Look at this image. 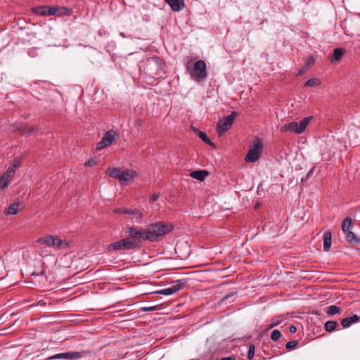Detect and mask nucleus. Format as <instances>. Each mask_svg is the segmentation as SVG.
I'll return each mask as SVG.
<instances>
[{"label": "nucleus", "instance_id": "1", "mask_svg": "<svg viewBox=\"0 0 360 360\" xmlns=\"http://www.w3.org/2000/svg\"><path fill=\"white\" fill-rule=\"evenodd\" d=\"M173 229L174 226L172 224L162 221L153 223L146 229L145 240L156 241L160 237L171 232Z\"/></svg>", "mask_w": 360, "mask_h": 360}, {"label": "nucleus", "instance_id": "2", "mask_svg": "<svg viewBox=\"0 0 360 360\" xmlns=\"http://www.w3.org/2000/svg\"><path fill=\"white\" fill-rule=\"evenodd\" d=\"M164 66V63L158 56L148 58L143 68V80L146 81V74L153 78L160 77Z\"/></svg>", "mask_w": 360, "mask_h": 360}, {"label": "nucleus", "instance_id": "3", "mask_svg": "<svg viewBox=\"0 0 360 360\" xmlns=\"http://www.w3.org/2000/svg\"><path fill=\"white\" fill-rule=\"evenodd\" d=\"M186 69L191 78L198 82H200L207 77V65L203 60H198L193 68L190 66V63H188Z\"/></svg>", "mask_w": 360, "mask_h": 360}, {"label": "nucleus", "instance_id": "4", "mask_svg": "<svg viewBox=\"0 0 360 360\" xmlns=\"http://www.w3.org/2000/svg\"><path fill=\"white\" fill-rule=\"evenodd\" d=\"M313 119V116L305 117L299 122H291L281 126L280 131L281 133L290 131L295 134H301L307 128L310 121Z\"/></svg>", "mask_w": 360, "mask_h": 360}, {"label": "nucleus", "instance_id": "5", "mask_svg": "<svg viewBox=\"0 0 360 360\" xmlns=\"http://www.w3.org/2000/svg\"><path fill=\"white\" fill-rule=\"evenodd\" d=\"M128 237L126 238L130 242V245L133 249H136L141 245V241L145 240L146 229L141 230L134 226H128L126 229Z\"/></svg>", "mask_w": 360, "mask_h": 360}, {"label": "nucleus", "instance_id": "6", "mask_svg": "<svg viewBox=\"0 0 360 360\" xmlns=\"http://www.w3.org/2000/svg\"><path fill=\"white\" fill-rule=\"evenodd\" d=\"M263 148V143L259 139L253 141V147L245 155V160L248 162H255L259 160Z\"/></svg>", "mask_w": 360, "mask_h": 360}, {"label": "nucleus", "instance_id": "7", "mask_svg": "<svg viewBox=\"0 0 360 360\" xmlns=\"http://www.w3.org/2000/svg\"><path fill=\"white\" fill-rule=\"evenodd\" d=\"M238 115V114L237 112L233 111L229 115L223 117L219 121L217 126V130L219 135L224 134L230 129Z\"/></svg>", "mask_w": 360, "mask_h": 360}, {"label": "nucleus", "instance_id": "8", "mask_svg": "<svg viewBox=\"0 0 360 360\" xmlns=\"http://www.w3.org/2000/svg\"><path fill=\"white\" fill-rule=\"evenodd\" d=\"M186 283L187 281L186 279H179L174 281L171 283V285L169 287L155 291L153 293L163 295H173L177 291L182 289L185 286Z\"/></svg>", "mask_w": 360, "mask_h": 360}, {"label": "nucleus", "instance_id": "9", "mask_svg": "<svg viewBox=\"0 0 360 360\" xmlns=\"http://www.w3.org/2000/svg\"><path fill=\"white\" fill-rule=\"evenodd\" d=\"M89 353V351L68 352L64 353H59L47 358V360L81 359Z\"/></svg>", "mask_w": 360, "mask_h": 360}, {"label": "nucleus", "instance_id": "10", "mask_svg": "<svg viewBox=\"0 0 360 360\" xmlns=\"http://www.w3.org/2000/svg\"><path fill=\"white\" fill-rule=\"evenodd\" d=\"M130 242L128 239L123 238L121 240H119L117 241L113 242L110 244H109L107 248V252L109 253H112L117 250H133L132 247L130 245Z\"/></svg>", "mask_w": 360, "mask_h": 360}, {"label": "nucleus", "instance_id": "11", "mask_svg": "<svg viewBox=\"0 0 360 360\" xmlns=\"http://www.w3.org/2000/svg\"><path fill=\"white\" fill-rule=\"evenodd\" d=\"M115 138V132L113 130H109L105 133L101 141L96 145V150H100L105 147L110 146Z\"/></svg>", "mask_w": 360, "mask_h": 360}, {"label": "nucleus", "instance_id": "12", "mask_svg": "<svg viewBox=\"0 0 360 360\" xmlns=\"http://www.w3.org/2000/svg\"><path fill=\"white\" fill-rule=\"evenodd\" d=\"M124 177L123 179H120V182L122 186H127L130 183H131L134 179L138 176V173L131 169H124L122 170V177Z\"/></svg>", "mask_w": 360, "mask_h": 360}, {"label": "nucleus", "instance_id": "13", "mask_svg": "<svg viewBox=\"0 0 360 360\" xmlns=\"http://www.w3.org/2000/svg\"><path fill=\"white\" fill-rule=\"evenodd\" d=\"M21 162L22 161L20 158H15L8 167L5 174H7L8 176L12 178L14 176L16 169L20 167Z\"/></svg>", "mask_w": 360, "mask_h": 360}, {"label": "nucleus", "instance_id": "14", "mask_svg": "<svg viewBox=\"0 0 360 360\" xmlns=\"http://www.w3.org/2000/svg\"><path fill=\"white\" fill-rule=\"evenodd\" d=\"M22 208V204L18 202L11 204L5 210V215H15L18 213L20 209Z\"/></svg>", "mask_w": 360, "mask_h": 360}, {"label": "nucleus", "instance_id": "15", "mask_svg": "<svg viewBox=\"0 0 360 360\" xmlns=\"http://www.w3.org/2000/svg\"><path fill=\"white\" fill-rule=\"evenodd\" d=\"M345 233L346 241L352 245H360V238L356 236L352 231H347Z\"/></svg>", "mask_w": 360, "mask_h": 360}, {"label": "nucleus", "instance_id": "16", "mask_svg": "<svg viewBox=\"0 0 360 360\" xmlns=\"http://www.w3.org/2000/svg\"><path fill=\"white\" fill-rule=\"evenodd\" d=\"M174 11H180L184 7V0H165Z\"/></svg>", "mask_w": 360, "mask_h": 360}, {"label": "nucleus", "instance_id": "17", "mask_svg": "<svg viewBox=\"0 0 360 360\" xmlns=\"http://www.w3.org/2000/svg\"><path fill=\"white\" fill-rule=\"evenodd\" d=\"M12 131L13 132L18 131L22 135L30 136L34 131V129L32 127H28L26 125L21 124L19 126H15Z\"/></svg>", "mask_w": 360, "mask_h": 360}, {"label": "nucleus", "instance_id": "18", "mask_svg": "<svg viewBox=\"0 0 360 360\" xmlns=\"http://www.w3.org/2000/svg\"><path fill=\"white\" fill-rule=\"evenodd\" d=\"M56 236H48L43 238H39L37 240V243L40 244H45L48 247H52L55 248L56 245Z\"/></svg>", "mask_w": 360, "mask_h": 360}, {"label": "nucleus", "instance_id": "19", "mask_svg": "<svg viewBox=\"0 0 360 360\" xmlns=\"http://www.w3.org/2000/svg\"><path fill=\"white\" fill-rule=\"evenodd\" d=\"M359 316L357 314H354L352 316L347 317L342 319L341 325L344 328H347L352 326V324L358 322Z\"/></svg>", "mask_w": 360, "mask_h": 360}, {"label": "nucleus", "instance_id": "20", "mask_svg": "<svg viewBox=\"0 0 360 360\" xmlns=\"http://www.w3.org/2000/svg\"><path fill=\"white\" fill-rule=\"evenodd\" d=\"M209 175V172L206 170H195L191 172L190 176L200 181H203Z\"/></svg>", "mask_w": 360, "mask_h": 360}, {"label": "nucleus", "instance_id": "21", "mask_svg": "<svg viewBox=\"0 0 360 360\" xmlns=\"http://www.w3.org/2000/svg\"><path fill=\"white\" fill-rule=\"evenodd\" d=\"M323 250L324 251H328L331 247L332 233L330 231H327L323 233Z\"/></svg>", "mask_w": 360, "mask_h": 360}, {"label": "nucleus", "instance_id": "22", "mask_svg": "<svg viewBox=\"0 0 360 360\" xmlns=\"http://www.w3.org/2000/svg\"><path fill=\"white\" fill-rule=\"evenodd\" d=\"M344 53H345V50L343 49H341V48L335 49L333 51V54L331 57L330 60L331 61L340 60L342 58V57L343 56Z\"/></svg>", "mask_w": 360, "mask_h": 360}, {"label": "nucleus", "instance_id": "23", "mask_svg": "<svg viewBox=\"0 0 360 360\" xmlns=\"http://www.w3.org/2000/svg\"><path fill=\"white\" fill-rule=\"evenodd\" d=\"M32 13L37 15L46 16L47 6H39L32 8Z\"/></svg>", "mask_w": 360, "mask_h": 360}, {"label": "nucleus", "instance_id": "24", "mask_svg": "<svg viewBox=\"0 0 360 360\" xmlns=\"http://www.w3.org/2000/svg\"><path fill=\"white\" fill-rule=\"evenodd\" d=\"M338 327V323L335 321H328L325 323L324 328L326 332L331 333Z\"/></svg>", "mask_w": 360, "mask_h": 360}, {"label": "nucleus", "instance_id": "25", "mask_svg": "<svg viewBox=\"0 0 360 360\" xmlns=\"http://www.w3.org/2000/svg\"><path fill=\"white\" fill-rule=\"evenodd\" d=\"M56 245H55V249L57 250H62L65 249L68 247L69 243L62 240L61 238H58V236H56Z\"/></svg>", "mask_w": 360, "mask_h": 360}, {"label": "nucleus", "instance_id": "26", "mask_svg": "<svg viewBox=\"0 0 360 360\" xmlns=\"http://www.w3.org/2000/svg\"><path fill=\"white\" fill-rule=\"evenodd\" d=\"M352 226V218L350 217H347L344 219L342 223V230L343 232H346L349 231Z\"/></svg>", "mask_w": 360, "mask_h": 360}, {"label": "nucleus", "instance_id": "27", "mask_svg": "<svg viewBox=\"0 0 360 360\" xmlns=\"http://www.w3.org/2000/svg\"><path fill=\"white\" fill-rule=\"evenodd\" d=\"M122 170L120 168H113L111 169L109 173V176L115 179H118L119 181L122 179ZM122 176V179H123Z\"/></svg>", "mask_w": 360, "mask_h": 360}, {"label": "nucleus", "instance_id": "28", "mask_svg": "<svg viewBox=\"0 0 360 360\" xmlns=\"http://www.w3.org/2000/svg\"><path fill=\"white\" fill-rule=\"evenodd\" d=\"M11 177L8 176L7 174H4L0 178V188H6L8 186V184L11 181Z\"/></svg>", "mask_w": 360, "mask_h": 360}, {"label": "nucleus", "instance_id": "29", "mask_svg": "<svg viewBox=\"0 0 360 360\" xmlns=\"http://www.w3.org/2000/svg\"><path fill=\"white\" fill-rule=\"evenodd\" d=\"M340 311H341V308L336 305H330V306L328 307L326 309V313L330 316L337 314L340 313Z\"/></svg>", "mask_w": 360, "mask_h": 360}, {"label": "nucleus", "instance_id": "30", "mask_svg": "<svg viewBox=\"0 0 360 360\" xmlns=\"http://www.w3.org/2000/svg\"><path fill=\"white\" fill-rule=\"evenodd\" d=\"M72 13V9L67 7H57V15L62 16L70 15Z\"/></svg>", "mask_w": 360, "mask_h": 360}, {"label": "nucleus", "instance_id": "31", "mask_svg": "<svg viewBox=\"0 0 360 360\" xmlns=\"http://www.w3.org/2000/svg\"><path fill=\"white\" fill-rule=\"evenodd\" d=\"M320 81L318 78H310L304 84V86H316L320 84Z\"/></svg>", "mask_w": 360, "mask_h": 360}, {"label": "nucleus", "instance_id": "32", "mask_svg": "<svg viewBox=\"0 0 360 360\" xmlns=\"http://www.w3.org/2000/svg\"><path fill=\"white\" fill-rule=\"evenodd\" d=\"M281 333L278 330H274L271 333V338L273 341H277L281 338Z\"/></svg>", "mask_w": 360, "mask_h": 360}, {"label": "nucleus", "instance_id": "33", "mask_svg": "<svg viewBox=\"0 0 360 360\" xmlns=\"http://www.w3.org/2000/svg\"><path fill=\"white\" fill-rule=\"evenodd\" d=\"M124 214H131L138 216L139 218L142 217V213L139 210H124L123 212Z\"/></svg>", "mask_w": 360, "mask_h": 360}, {"label": "nucleus", "instance_id": "34", "mask_svg": "<svg viewBox=\"0 0 360 360\" xmlns=\"http://www.w3.org/2000/svg\"><path fill=\"white\" fill-rule=\"evenodd\" d=\"M316 58L314 56L310 55L307 58L306 65L307 68H310L315 63Z\"/></svg>", "mask_w": 360, "mask_h": 360}, {"label": "nucleus", "instance_id": "35", "mask_svg": "<svg viewBox=\"0 0 360 360\" xmlns=\"http://www.w3.org/2000/svg\"><path fill=\"white\" fill-rule=\"evenodd\" d=\"M160 306L159 305H155V306H151V307H142L141 308V310L142 311H155V310H158L160 309Z\"/></svg>", "mask_w": 360, "mask_h": 360}, {"label": "nucleus", "instance_id": "36", "mask_svg": "<svg viewBox=\"0 0 360 360\" xmlns=\"http://www.w3.org/2000/svg\"><path fill=\"white\" fill-rule=\"evenodd\" d=\"M297 345H298V341L297 340H291V341H289V342H288L286 343L285 347L288 349H293L296 348Z\"/></svg>", "mask_w": 360, "mask_h": 360}, {"label": "nucleus", "instance_id": "37", "mask_svg": "<svg viewBox=\"0 0 360 360\" xmlns=\"http://www.w3.org/2000/svg\"><path fill=\"white\" fill-rule=\"evenodd\" d=\"M255 346L254 345H250L248 353V358L251 360L253 359L255 356Z\"/></svg>", "mask_w": 360, "mask_h": 360}, {"label": "nucleus", "instance_id": "38", "mask_svg": "<svg viewBox=\"0 0 360 360\" xmlns=\"http://www.w3.org/2000/svg\"><path fill=\"white\" fill-rule=\"evenodd\" d=\"M57 15V7H50L47 6L46 16Z\"/></svg>", "mask_w": 360, "mask_h": 360}, {"label": "nucleus", "instance_id": "39", "mask_svg": "<svg viewBox=\"0 0 360 360\" xmlns=\"http://www.w3.org/2000/svg\"><path fill=\"white\" fill-rule=\"evenodd\" d=\"M97 165V160L95 159H89L84 162L86 167H91Z\"/></svg>", "mask_w": 360, "mask_h": 360}, {"label": "nucleus", "instance_id": "40", "mask_svg": "<svg viewBox=\"0 0 360 360\" xmlns=\"http://www.w3.org/2000/svg\"><path fill=\"white\" fill-rule=\"evenodd\" d=\"M315 169H316V167L314 166L307 173V176L306 178H302V181H307L309 177H311V176H313L314 172H315Z\"/></svg>", "mask_w": 360, "mask_h": 360}, {"label": "nucleus", "instance_id": "41", "mask_svg": "<svg viewBox=\"0 0 360 360\" xmlns=\"http://www.w3.org/2000/svg\"><path fill=\"white\" fill-rule=\"evenodd\" d=\"M198 136H199V138H200V139H202L204 142H205V141L207 138H209V137L207 136L206 133H205V132H204V131H198Z\"/></svg>", "mask_w": 360, "mask_h": 360}, {"label": "nucleus", "instance_id": "42", "mask_svg": "<svg viewBox=\"0 0 360 360\" xmlns=\"http://www.w3.org/2000/svg\"><path fill=\"white\" fill-rule=\"evenodd\" d=\"M236 293H237L236 292H231V293H229V294H227V295H224V296L221 299V301H220V302H223L226 301V300L229 299V297H232V296H233V295H236Z\"/></svg>", "mask_w": 360, "mask_h": 360}, {"label": "nucleus", "instance_id": "43", "mask_svg": "<svg viewBox=\"0 0 360 360\" xmlns=\"http://www.w3.org/2000/svg\"><path fill=\"white\" fill-rule=\"evenodd\" d=\"M159 198H160V193H153L150 198V202H154L157 201Z\"/></svg>", "mask_w": 360, "mask_h": 360}, {"label": "nucleus", "instance_id": "44", "mask_svg": "<svg viewBox=\"0 0 360 360\" xmlns=\"http://www.w3.org/2000/svg\"><path fill=\"white\" fill-rule=\"evenodd\" d=\"M143 121L141 119H136L134 121L135 127H140L143 124Z\"/></svg>", "mask_w": 360, "mask_h": 360}, {"label": "nucleus", "instance_id": "45", "mask_svg": "<svg viewBox=\"0 0 360 360\" xmlns=\"http://www.w3.org/2000/svg\"><path fill=\"white\" fill-rule=\"evenodd\" d=\"M44 274V271H41L39 272L34 271L32 273V276H37L43 275Z\"/></svg>", "mask_w": 360, "mask_h": 360}, {"label": "nucleus", "instance_id": "46", "mask_svg": "<svg viewBox=\"0 0 360 360\" xmlns=\"http://www.w3.org/2000/svg\"><path fill=\"white\" fill-rule=\"evenodd\" d=\"M205 143L211 146H214V143L210 140V138H207L205 141Z\"/></svg>", "mask_w": 360, "mask_h": 360}, {"label": "nucleus", "instance_id": "47", "mask_svg": "<svg viewBox=\"0 0 360 360\" xmlns=\"http://www.w3.org/2000/svg\"><path fill=\"white\" fill-rule=\"evenodd\" d=\"M289 330L292 333H295L297 331V327L295 326H290Z\"/></svg>", "mask_w": 360, "mask_h": 360}, {"label": "nucleus", "instance_id": "48", "mask_svg": "<svg viewBox=\"0 0 360 360\" xmlns=\"http://www.w3.org/2000/svg\"><path fill=\"white\" fill-rule=\"evenodd\" d=\"M280 321H276L269 325V328H272L279 324Z\"/></svg>", "mask_w": 360, "mask_h": 360}, {"label": "nucleus", "instance_id": "49", "mask_svg": "<svg viewBox=\"0 0 360 360\" xmlns=\"http://www.w3.org/2000/svg\"><path fill=\"white\" fill-rule=\"evenodd\" d=\"M305 70H306V69L304 68L301 69V70H300L298 73H297V75H302Z\"/></svg>", "mask_w": 360, "mask_h": 360}, {"label": "nucleus", "instance_id": "50", "mask_svg": "<svg viewBox=\"0 0 360 360\" xmlns=\"http://www.w3.org/2000/svg\"><path fill=\"white\" fill-rule=\"evenodd\" d=\"M189 252H190V250L188 249V252H186V254L185 255H184L183 257H186V255L189 254Z\"/></svg>", "mask_w": 360, "mask_h": 360}, {"label": "nucleus", "instance_id": "51", "mask_svg": "<svg viewBox=\"0 0 360 360\" xmlns=\"http://www.w3.org/2000/svg\"><path fill=\"white\" fill-rule=\"evenodd\" d=\"M178 248H180V246H179V245H176V250Z\"/></svg>", "mask_w": 360, "mask_h": 360}]
</instances>
